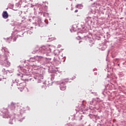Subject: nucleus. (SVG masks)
I'll return each instance as SVG.
<instances>
[{"label": "nucleus", "mask_w": 126, "mask_h": 126, "mask_svg": "<svg viewBox=\"0 0 126 126\" xmlns=\"http://www.w3.org/2000/svg\"><path fill=\"white\" fill-rule=\"evenodd\" d=\"M2 17L4 19H7V18H8V13H7V12L6 11L3 12Z\"/></svg>", "instance_id": "nucleus-1"}, {"label": "nucleus", "mask_w": 126, "mask_h": 126, "mask_svg": "<svg viewBox=\"0 0 126 126\" xmlns=\"http://www.w3.org/2000/svg\"><path fill=\"white\" fill-rule=\"evenodd\" d=\"M41 50H42L43 51H46V52L49 51V49L51 51V49L49 48V47L45 46H43L41 47Z\"/></svg>", "instance_id": "nucleus-2"}, {"label": "nucleus", "mask_w": 126, "mask_h": 126, "mask_svg": "<svg viewBox=\"0 0 126 126\" xmlns=\"http://www.w3.org/2000/svg\"><path fill=\"white\" fill-rule=\"evenodd\" d=\"M83 6H82L81 4H78L76 6V8H80L81 9V7H83Z\"/></svg>", "instance_id": "nucleus-3"}, {"label": "nucleus", "mask_w": 126, "mask_h": 126, "mask_svg": "<svg viewBox=\"0 0 126 126\" xmlns=\"http://www.w3.org/2000/svg\"><path fill=\"white\" fill-rule=\"evenodd\" d=\"M74 12L76 13V12H78V10H75Z\"/></svg>", "instance_id": "nucleus-4"}, {"label": "nucleus", "mask_w": 126, "mask_h": 126, "mask_svg": "<svg viewBox=\"0 0 126 126\" xmlns=\"http://www.w3.org/2000/svg\"><path fill=\"white\" fill-rule=\"evenodd\" d=\"M60 88L61 90H63V88L62 87H61Z\"/></svg>", "instance_id": "nucleus-5"}, {"label": "nucleus", "mask_w": 126, "mask_h": 126, "mask_svg": "<svg viewBox=\"0 0 126 126\" xmlns=\"http://www.w3.org/2000/svg\"><path fill=\"white\" fill-rule=\"evenodd\" d=\"M10 63H9V65H10Z\"/></svg>", "instance_id": "nucleus-6"}, {"label": "nucleus", "mask_w": 126, "mask_h": 126, "mask_svg": "<svg viewBox=\"0 0 126 126\" xmlns=\"http://www.w3.org/2000/svg\"><path fill=\"white\" fill-rule=\"evenodd\" d=\"M81 42V41H79V43H80Z\"/></svg>", "instance_id": "nucleus-7"}]
</instances>
